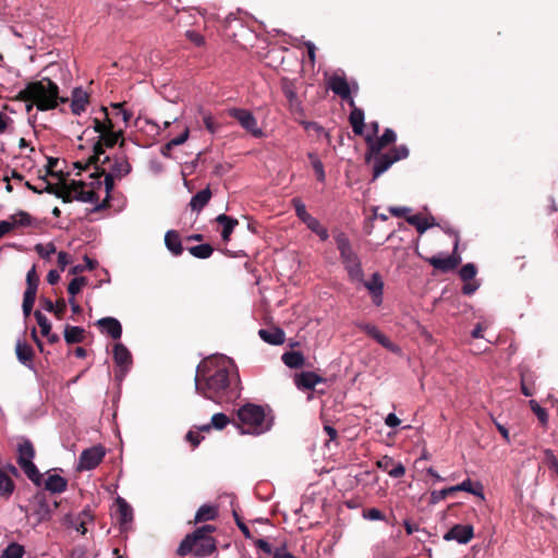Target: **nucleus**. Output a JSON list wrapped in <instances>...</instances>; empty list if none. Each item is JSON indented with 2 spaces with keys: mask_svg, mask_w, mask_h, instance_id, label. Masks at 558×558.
<instances>
[{
  "mask_svg": "<svg viewBox=\"0 0 558 558\" xmlns=\"http://www.w3.org/2000/svg\"><path fill=\"white\" fill-rule=\"evenodd\" d=\"M238 375L234 363L225 355L204 360L196 369L195 388L205 398L216 402H230L238 398Z\"/></svg>",
  "mask_w": 558,
  "mask_h": 558,
  "instance_id": "f257e3e1",
  "label": "nucleus"
},
{
  "mask_svg": "<svg viewBox=\"0 0 558 558\" xmlns=\"http://www.w3.org/2000/svg\"><path fill=\"white\" fill-rule=\"evenodd\" d=\"M35 318L37 320L38 326L40 327L43 336H49V331H51V324L48 320V318L39 311L35 312Z\"/></svg>",
  "mask_w": 558,
  "mask_h": 558,
  "instance_id": "de8ad7c7",
  "label": "nucleus"
},
{
  "mask_svg": "<svg viewBox=\"0 0 558 558\" xmlns=\"http://www.w3.org/2000/svg\"><path fill=\"white\" fill-rule=\"evenodd\" d=\"M477 270H476V267L474 264L472 263H469V264H465L461 269H460V277L463 281H470L472 280L475 275H476Z\"/></svg>",
  "mask_w": 558,
  "mask_h": 558,
  "instance_id": "3c124183",
  "label": "nucleus"
},
{
  "mask_svg": "<svg viewBox=\"0 0 558 558\" xmlns=\"http://www.w3.org/2000/svg\"><path fill=\"white\" fill-rule=\"evenodd\" d=\"M119 522L124 529L133 521V509L122 497L116 499Z\"/></svg>",
  "mask_w": 558,
  "mask_h": 558,
  "instance_id": "5701e85b",
  "label": "nucleus"
},
{
  "mask_svg": "<svg viewBox=\"0 0 558 558\" xmlns=\"http://www.w3.org/2000/svg\"><path fill=\"white\" fill-rule=\"evenodd\" d=\"M545 462L548 468L558 475V460L549 449L545 450Z\"/></svg>",
  "mask_w": 558,
  "mask_h": 558,
  "instance_id": "6e6d98bb",
  "label": "nucleus"
},
{
  "mask_svg": "<svg viewBox=\"0 0 558 558\" xmlns=\"http://www.w3.org/2000/svg\"><path fill=\"white\" fill-rule=\"evenodd\" d=\"M272 556L274 558H295L284 547L276 548Z\"/></svg>",
  "mask_w": 558,
  "mask_h": 558,
  "instance_id": "774afa93",
  "label": "nucleus"
},
{
  "mask_svg": "<svg viewBox=\"0 0 558 558\" xmlns=\"http://www.w3.org/2000/svg\"><path fill=\"white\" fill-rule=\"evenodd\" d=\"M189 135H190V129H189V126H184V129L180 135H178L169 141V146H179V145L184 144L187 141Z\"/></svg>",
  "mask_w": 558,
  "mask_h": 558,
  "instance_id": "4d7b16f0",
  "label": "nucleus"
},
{
  "mask_svg": "<svg viewBox=\"0 0 558 558\" xmlns=\"http://www.w3.org/2000/svg\"><path fill=\"white\" fill-rule=\"evenodd\" d=\"M47 191L65 203L80 201L93 204L95 210L105 208L109 203V199L105 201V180L101 181L99 174H92L89 182L72 180L58 187L49 185Z\"/></svg>",
  "mask_w": 558,
  "mask_h": 558,
  "instance_id": "f03ea898",
  "label": "nucleus"
},
{
  "mask_svg": "<svg viewBox=\"0 0 558 558\" xmlns=\"http://www.w3.org/2000/svg\"><path fill=\"white\" fill-rule=\"evenodd\" d=\"M92 520V515L88 511H82L80 515L71 523L72 527L75 529L81 534L86 533V523L87 521Z\"/></svg>",
  "mask_w": 558,
  "mask_h": 558,
  "instance_id": "79ce46f5",
  "label": "nucleus"
},
{
  "mask_svg": "<svg viewBox=\"0 0 558 558\" xmlns=\"http://www.w3.org/2000/svg\"><path fill=\"white\" fill-rule=\"evenodd\" d=\"M335 241L349 279L352 282H363L364 271L362 263L359 255L353 250L349 238L340 232L335 236Z\"/></svg>",
  "mask_w": 558,
  "mask_h": 558,
  "instance_id": "423d86ee",
  "label": "nucleus"
},
{
  "mask_svg": "<svg viewBox=\"0 0 558 558\" xmlns=\"http://www.w3.org/2000/svg\"><path fill=\"white\" fill-rule=\"evenodd\" d=\"M530 407L537 416V418L539 420V422L545 425L548 421V414L546 410L543 409L535 400H530Z\"/></svg>",
  "mask_w": 558,
  "mask_h": 558,
  "instance_id": "8fccbe9b",
  "label": "nucleus"
},
{
  "mask_svg": "<svg viewBox=\"0 0 558 558\" xmlns=\"http://www.w3.org/2000/svg\"><path fill=\"white\" fill-rule=\"evenodd\" d=\"M106 450L102 446H93L83 450L80 456L76 470L77 471H89L95 469L104 459Z\"/></svg>",
  "mask_w": 558,
  "mask_h": 558,
  "instance_id": "9d476101",
  "label": "nucleus"
},
{
  "mask_svg": "<svg viewBox=\"0 0 558 558\" xmlns=\"http://www.w3.org/2000/svg\"><path fill=\"white\" fill-rule=\"evenodd\" d=\"M101 330L113 339H120L122 335V326L117 318L104 317L97 322Z\"/></svg>",
  "mask_w": 558,
  "mask_h": 558,
  "instance_id": "4be33fe9",
  "label": "nucleus"
},
{
  "mask_svg": "<svg viewBox=\"0 0 558 558\" xmlns=\"http://www.w3.org/2000/svg\"><path fill=\"white\" fill-rule=\"evenodd\" d=\"M203 542L195 534L187 535L178 547V555L185 556L196 549H203Z\"/></svg>",
  "mask_w": 558,
  "mask_h": 558,
  "instance_id": "bb28decb",
  "label": "nucleus"
},
{
  "mask_svg": "<svg viewBox=\"0 0 558 558\" xmlns=\"http://www.w3.org/2000/svg\"><path fill=\"white\" fill-rule=\"evenodd\" d=\"M404 473H405V468L400 462H398L396 464L393 463L392 468L390 470H388V474L393 478L402 477L404 475Z\"/></svg>",
  "mask_w": 558,
  "mask_h": 558,
  "instance_id": "e2e57ef3",
  "label": "nucleus"
},
{
  "mask_svg": "<svg viewBox=\"0 0 558 558\" xmlns=\"http://www.w3.org/2000/svg\"><path fill=\"white\" fill-rule=\"evenodd\" d=\"M31 216L26 213H19L12 217L13 226H29L31 225Z\"/></svg>",
  "mask_w": 558,
  "mask_h": 558,
  "instance_id": "13d9d810",
  "label": "nucleus"
},
{
  "mask_svg": "<svg viewBox=\"0 0 558 558\" xmlns=\"http://www.w3.org/2000/svg\"><path fill=\"white\" fill-rule=\"evenodd\" d=\"M217 515V510L215 507L203 505L195 514V521L202 522V521H209L214 520Z\"/></svg>",
  "mask_w": 558,
  "mask_h": 558,
  "instance_id": "4c0bfd02",
  "label": "nucleus"
},
{
  "mask_svg": "<svg viewBox=\"0 0 558 558\" xmlns=\"http://www.w3.org/2000/svg\"><path fill=\"white\" fill-rule=\"evenodd\" d=\"M323 381V377L315 374L314 372H302L294 376V384L301 390L313 389L317 384Z\"/></svg>",
  "mask_w": 558,
  "mask_h": 558,
  "instance_id": "6ab92c4d",
  "label": "nucleus"
},
{
  "mask_svg": "<svg viewBox=\"0 0 558 558\" xmlns=\"http://www.w3.org/2000/svg\"><path fill=\"white\" fill-rule=\"evenodd\" d=\"M38 276L36 274V269L35 267H32L28 271H27V275H26V282H27V288L26 289H31L32 287H34V291H37V287H38Z\"/></svg>",
  "mask_w": 558,
  "mask_h": 558,
  "instance_id": "bf43d9fd",
  "label": "nucleus"
},
{
  "mask_svg": "<svg viewBox=\"0 0 558 558\" xmlns=\"http://www.w3.org/2000/svg\"><path fill=\"white\" fill-rule=\"evenodd\" d=\"M238 428L240 434L259 436L272 426V415L262 405L246 403L238 410Z\"/></svg>",
  "mask_w": 558,
  "mask_h": 558,
  "instance_id": "39448f33",
  "label": "nucleus"
},
{
  "mask_svg": "<svg viewBox=\"0 0 558 558\" xmlns=\"http://www.w3.org/2000/svg\"><path fill=\"white\" fill-rule=\"evenodd\" d=\"M214 530L215 529L211 525H204L195 530V537H198L203 542L204 547L203 549L195 550L196 556H206L214 551L215 545L213 539L210 537H206V534L213 532Z\"/></svg>",
  "mask_w": 558,
  "mask_h": 558,
  "instance_id": "f3484780",
  "label": "nucleus"
},
{
  "mask_svg": "<svg viewBox=\"0 0 558 558\" xmlns=\"http://www.w3.org/2000/svg\"><path fill=\"white\" fill-rule=\"evenodd\" d=\"M407 221L411 226H414L420 234H423L427 229L435 225L433 218H426L422 215L408 216Z\"/></svg>",
  "mask_w": 558,
  "mask_h": 558,
  "instance_id": "473e14b6",
  "label": "nucleus"
},
{
  "mask_svg": "<svg viewBox=\"0 0 558 558\" xmlns=\"http://www.w3.org/2000/svg\"><path fill=\"white\" fill-rule=\"evenodd\" d=\"M14 489V484L10 476L0 470V494L10 495Z\"/></svg>",
  "mask_w": 558,
  "mask_h": 558,
  "instance_id": "a18cd8bd",
  "label": "nucleus"
},
{
  "mask_svg": "<svg viewBox=\"0 0 558 558\" xmlns=\"http://www.w3.org/2000/svg\"><path fill=\"white\" fill-rule=\"evenodd\" d=\"M24 548L17 543H11L2 553V558H22Z\"/></svg>",
  "mask_w": 558,
  "mask_h": 558,
  "instance_id": "c03bdc74",
  "label": "nucleus"
},
{
  "mask_svg": "<svg viewBox=\"0 0 558 558\" xmlns=\"http://www.w3.org/2000/svg\"><path fill=\"white\" fill-rule=\"evenodd\" d=\"M216 221L221 226V238L223 242H229L234 228L239 225V221L225 214L217 216Z\"/></svg>",
  "mask_w": 558,
  "mask_h": 558,
  "instance_id": "393cba45",
  "label": "nucleus"
},
{
  "mask_svg": "<svg viewBox=\"0 0 558 558\" xmlns=\"http://www.w3.org/2000/svg\"><path fill=\"white\" fill-rule=\"evenodd\" d=\"M350 123L352 125L353 132L356 135H362L364 132V111L357 108L355 105L352 107V111L350 113Z\"/></svg>",
  "mask_w": 558,
  "mask_h": 558,
  "instance_id": "2f4dec72",
  "label": "nucleus"
},
{
  "mask_svg": "<svg viewBox=\"0 0 558 558\" xmlns=\"http://www.w3.org/2000/svg\"><path fill=\"white\" fill-rule=\"evenodd\" d=\"M112 108L117 116H121L123 123L128 124L129 120L131 119V113L123 109L121 104H113Z\"/></svg>",
  "mask_w": 558,
  "mask_h": 558,
  "instance_id": "0e129e2a",
  "label": "nucleus"
},
{
  "mask_svg": "<svg viewBox=\"0 0 558 558\" xmlns=\"http://www.w3.org/2000/svg\"><path fill=\"white\" fill-rule=\"evenodd\" d=\"M87 284V279L85 277H75L68 286V293L70 296H75L78 294L84 287Z\"/></svg>",
  "mask_w": 558,
  "mask_h": 558,
  "instance_id": "a19ab883",
  "label": "nucleus"
},
{
  "mask_svg": "<svg viewBox=\"0 0 558 558\" xmlns=\"http://www.w3.org/2000/svg\"><path fill=\"white\" fill-rule=\"evenodd\" d=\"M88 104V95L82 88H75L72 94L71 109L74 114L85 111Z\"/></svg>",
  "mask_w": 558,
  "mask_h": 558,
  "instance_id": "a878e982",
  "label": "nucleus"
},
{
  "mask_svg": "<svg viewBox=\"0 0 558 558\" xmlns=\"http://www.w3.org/2000/svg\"><path fill=\"white\" fill-rule=\"evenodd\" d=\"M453 493L456 492H466L470 493L482 500L485 498L483 492V485L480 482L473 483L471 478H465L458 485L451 486Z\"/></svg>",
  "mask_w": 558,
  "mask_h": 558,
  "instance_id": "b1692460",
  "label": "nucleus"
},
{
  "mask_svg": "<svg viewBox=\"0 0 558 558\" xmlns=\"http://www.w3.org/2000/svg\"><path fill=\"white\" fill-rule=\"evenodd\" d=\"M35 251L41 256L43 258H48L50 255H52L56 252V246L52 243L48 244H37L35 246Z\"/></svg>",
  "mask_w": 558,
  "mask_h": 558,
  "instance_id": "864d4df0",
  "label": "nucleus"
},
{
  "mask_svg": "<svg viewBox=\"0 0 558 558\" xmlns=\"http://www.w3.org/2000/svg\"><path fill=\"white\" fill-rule=\"evenodd\" d=\"M230 423L229 417L223 413H216L211 416L210 423L198 427L199 432H209L211 428L221 430Z\"/></svg>",
  "mask_w": 558,
  "mask_h": 558,
  "instance_id": "c85d7f7f",
  "label": "nucleus"
},
{
  "mask_svg": "<svg viewBox=\"0 0 558 558\" xmlns=\"http://www.w3.org/2000/svg\"><path fill=\"white\" fill-rule=\"evenodd\" d=\"M199 113L202 114L203 122L207 131L211 134L216 133L218 130V124L215 122L213 116L202 108H199Z\"/></svg>",
  "mask_w": 558,
  "mask_h": 558,
  "instance_id": "49530a36",
  "label": "nucleus"
},
{
  "mask_svg": "<svg viewBox=\"0 0 558 558\" xmlns=\"http://www.w3.org/2000/svg\"><path fill=\"white\" fill-rule=\"evenodd\" d=\"M85 330L78 326L66 325L64 328V340L66 343H80L84 340Z\"/></svg>",
  "mask_w": 558,
  "mask_h": 558,
  "instance_id": "c9c22d12",
  "label": "nucleus"
},
{
  "mask_svg": "<svg viewBox=\"0 0 558 558\" xmlns=\"http://www.w3.org/2000/svg\"><path fill=\"white\" fill-rule=\"evenodd\" d=\"M165 244L167 248L174 255L179 256L183 252L181 239L178 232L170 230L165 235Z\"/></svg>",
  "mask_w": 558,
  "mask_h": 558,
  "instance_id": "cd10ccee",
  "label": "nucleus"
},
{
  "mask_svg": "<svg viewBox=\"0 0 558 558\" xmlns=\"http://www.w3.org/2000/svg\"><path fill=\"white\" fill-rule=\"evenodd\" d=\"M37 291H34V287L26 289L23 298V312L25 316H28L33 310Z\"/></svg>",
  "mask_w": 558,
  "mask_h": 558,
  "instance_id": "58836bf2",
  "label": "nucleus"
},
{
  "mask_svg": "<svg viewBox=\"0 0 558 558\" xmlns=\"http://www.w3.org/2000/svg\"><path fill=\"white\" fill-rule=\"evenodd\" d=\"M357 326L361 330L366 332L369 337L375 339L379 344H381L387 350L396 354H401L400 347L391 342L390 339L386 335H384L375 325L359 324Z\"/></svg>",
  "mask_w": 558,
  "mask_h": 558,
  "instance_id": "4468645a",
  "label": "nucleus"
},
{
  "mask_svg": "<svg viewBox=\"0 0 558 558\" xmlns=\"http://www.w3.org/2000/svg\"><path fill=\"white\" fill-rule=\"evenodd\" d=\"M211 192L209 187H206L199 192H197L191 199L190 206L192 210L201 211L210 201Z\"/></svg>",
  "mask_w": 558,
  "mask_h": 558,
  "instance_id": "7c9ffc66",
  "label": "nucleus"
},
{
  "mask_svg": "<svg viewBox=\"0 0 558 558\" xmlns=\"http://www.w3.org/2000/svg\"><path fill=\"white\" fill-rule=\"evenodd\" d=\"M308 158L311 160V163H312V167L316 173V178L318 181L320 182H324L325 181V178H326V174H325V170H324V165L323 162L319 160V158L313 154V153H310L308 154Z\"/></svg>",
  "mask_w": 558,
  "mask_h": 558,
  "instance_id": "37998d69",
  "label": "nucleus"
},
{
  "mask_svg": "<svg viewBox=\"0 0 558 558\" xmlns=\"http://www.w3.org/2000/svg\"><path fill=\"white\" fill-rule=\"evenodd\" d=\"M105 162H108V167L101 168V172L105 174V201H108L114 186V180L129 174L131 166L124 157H118L114 160L105 157L102 163Z\"/></svg>",
  "mask_w": 558,
  "mask_h": 558,
  "instance_id": "0eeeda50",
  "label": "nucleus"
},
{
  "mask_svg": "<svg viewBox=\"0 0 558 558\" xmlns=\"http://www.w3.org/2000/svg\"><path fill=\"white\" fill-rule=\"evenodd\" d=\"M66 486V480L57 474L49 475L45 481V488L53 494L64 492Z\"/></svg>",
  "mask_w": 558,
  "mask_h": 558,
  "instance_id": "c756f323",
  "label": "nucleus"
},
{
  "mask_svg": "<svg viewBox=\"0 0 558 558\" xmlns=\"http://www.w3.org/2000/svg\"><path fill=\"white\" fill-rule=\"evenodd\" d=\"M20 95L23 99L31 101L26 106L27 111L32 110L34 106L41 111L51 110L59 102L65 101L59 96L58 85L47 77L29 83Z\"/></svg>",
  "mask_w": 558,
  "mask_h": 558,
  "instance_id": "7ed1b4c3",
  "label": "nucleus"
},
{
  "mask_svg": "<svg viewBox=\"0 0 558 558\" xmlns=\"http://www.w3.org/2000/svg\"><path fill=\"white\" fill-rule=\"evenodd\" d=\"M281 360L289 368H300L305 362L303 354L299 351L286 352L282 354Z\"/></svg>",
  "mask_w": 558,
  "mask_h": 558,
  "instance_id": "f704fd0d",
  "label": "nucleus"
},
{
  "mask_svg": "<svg viewBox=\"0 0 558 558\" xmlns=\"http://www.w3.org/2000/svg\"><path fill=\"white\" fill-rule=\"evenodd\" d=\"M374 160L373 167V178L374 180L380 177L384 172H386L396 161L392 158V155L389 153L378 155H372L371 160Z\"/></svg>",
  "mask_w": 558,
  "mask_h": 558,
  "instance_id": "a211bd4d",
  "label": "nucleus"
},
{
  "mask_svg": "<svg viewBox=\"0 0 558 558\" xmlns=\"http://www.w3.org/2000/svg\"><path fill=\"white\" fill-rule=\"evenodd\" d=\"M35 450L31 441L25 440L19 446L17 463L26 476L37 486L41 484V474L33 463Z\"/></svg>",
  "mask_w": 558,
  "mask_h": 558,
  "instance_id": "6e6552de",
  "label": "nucleus"
},
{
  "mask_svg": "<svg viewBox=\"0 0 558 558\" xmlns=\"http://www.w3.org/2000/svg\"><path fill=\"white\" fill-rule=\"evenodd\" d=\"M452 489H451V486L450 487H447V488H442L440 490H433L430 493V502L432 504H437L439 502L440 500H444L446 499L450 494H452Z\"/></svg>",
  "mask_w": 558,
  "mask_h": 558,
  "instance_id": "603ef678",
  "label": "nucleus"
},
{
  "mask_svg": "<svg viewBox=\"0 0 558 558\" xmlns=\"http://www.w3.org/2000/svg\"><path fill=\"white\" fill-rule=\"evenodd\" d=\"M389 154L392 155V158L397 162L401 159H405L409 156V149L405 145H400V146L393 147L389 151Z\"/></svg>",
  "mask_w": 558,
  "mask_h": 558,
  "instance_id": "5fc2aeb1",
  "label": "nucleus"
},
{
  "mask_svg": "<svg viewBox=\"0 0 558 558\" xmlns=\"http://www.w3.org/2000/svg\"><path fill=\"white\" fill-rule=\"evenodd\" d=\"M474 536V530L469 524H457L452 526L445 535V541H456L459 544H468Z\"/></svg>",
  "mask_w": 558,
  "mask_h": 558,
  "instance_id": "2eb2a0df",
  "label": "nucleus"
},
{
  "mask_svg": "<svg viewBox=\"0 0 558 558\" xmlns=\"http://www.w3.org/2000/svg\"><path fill=\"white\" fill-rule=\"evenodd\" d=\"M293 207L298 218L304 222L311 215L306 210L305 204L300 198L292 199Z\"/></svg>",
  "mask_w": 558,
  "mask_h": 558,
  "instance_id": "09e8293b",
  "label": "nucleus"
},
{
  "mask_svg": "<svg viewBox=\"0 0 558 558\" xmlns=\"http://www.w3.org/2000/svg\"><path fill=\"white\" fill-rule=\"evenodd\" d=\"M15 351L21 363L26 365L32 362L33 349L27 343L17 341Z\"/></svg>",
  "mask_w": 558,
  "mask_h": 558,
  "instance_id": "e433bc0d",
  "label": "nucleus"
},
{
  "mask_svg": "<svg viewBox=\"0 0 558 558\" xmlns=\"http://www.w3.org/2000/svg\"><path fill=\"white\" fill-rule=\"evenodd\" d=\"M368 144V151L366 154V161H371L372 155H378L385 147L392 144L397 140V135L393 130L386 129L384 134L377 138L373 140L371 135H366L365 137Z\"/></svg>",
  "mask_w": 558,
  "mask_h": 558,
  "instance_id": "ddd939ff",
  "label": "nucleus"
},
{
  "mask_svg": "<svg viewBox=\"0 0 558 558\" xmlns=\"http://www.w3.org/2000/svg\"><path fill=\"white\" fill-rule=\"evenodd\" d=\"M228 114L236 119L241 126L250 132L253 136H263V131L258 126L257 120L251 111L241 108H231L228 110Z\"/></svg>",
  "mask_w": 558,
  "mask_h": 558,
  "instance_id": "9b49d317",
  "label": "nucleus"
},
{
  "mask_svg": "<svg viewBox=\"0 0 558 558\" xmlns=\"http://www.w3.org/2000/svg\"><path fill=\"white\" fill-rule=\"evenodd\" d=\"M258 335L265 342L269 344L278 345L284 342V332L281 329H260Z\"/></svg>",
  "mask_w": 558,
  "mask_h": 558,
  "instance_id": "72a5a7b5",
  "label": "nucleus"
},
{
  "mask_svg": "<svg viewBox=\"0 0 558 558\" xmlns=\"http://www.w3.org/2000/svg\"><path fill=\"white\" fill-rule=\"evenodd\" d=\"M281 87H282V92H283L286 98L289 101L290 109L292 111H300L301 110V101L298 98L296 87H295L294 83L288 78H283L281 81Z\"/></svg>",
  "mask_w": 558,
  "mask_h": 558,
  "instance_id": "aec40b11",
  "label": "nucleus"
},
{
  "mask_svg": "<svg viewBox=\"0 0 558 558\" xmlns=\"http://www.w3.org/2000/svg\"><path fill=\"white\" fill-rule=\"evenodd\" d=\"M303 223H305L306 227L314 233H316L323 227L320 222L312 215Z\"/></svg>",
  "mask_w": 558,
  "mask_h": 558,
  "instance_id": "69168bd1",
  "label": "nucleus"
},
{
  "mask_svg": "<svg viewBox=\"0 0 558 558\" xmlns=\"http://www.w3.org/2000/svg\"><path fill=\"white\" fill-rule=\"evenodd\" d=\"M93 130L98 134L97 142L93 145V155L89 157V163L95 165L98 169L101 156L104 155V146H114L122 136V129H117L112 120L109 118L107 108L102 107L97 116L93 118Z\"/></svg>",
  "mask_w": 558,
  "mask_h": 558,
  "instance_id": "20e7f679",
  "label": "nucleus"
},
{
  "mask_svg": "<svg viewBox=\"0 0 558 558\" xmlns=\"http://www.w3.org/2000/svg\"><path fill=\"white\" fill-rule=\"evenodd\" d=\"M191 255L197 258H208L214 250L209 244H199L189 248Z\"/></svg>",
  "mask_w": 558,
  "mask_h": 558,
  "instance_id": "ea45409f",
  "label": "nucleus"
},
{
  "mask_svg": "<svg viewBox=\"0 0 558 558\" xmlns=\"http://www.w3.org/2000/svg\"><path fill=\"white\" fill-rule=\"evenodd\" d=\"M185 35L196 46L204 44V37L195 31H186Z\"/></svg>",
  "mask_w": 558,
  "mask_h": 558,
  "instance_id": "338daca9",
  "label": "nucleus"
},
{
  "mask_svg": "<svg viewBox=\"0 0 558 558\" xmlns=\"http://www.w3.org/2000/svg\"><path fill=\"white\" fill-rule=\"evenodd\" d=\"M66 310V302L64 299H59L54 303V310H52V313L57 316V318L62 319L64 312Z\"/></svg>",
  "mask_w": 558,
  "mask_h": 558,
  "instance_id": "680f3d73",
  "label": "nucleus"
},
{
  "mask_svg": "<svg viewBox=\"0 0 558 558\" xmlns=\"http://www.w3.org/2000/svg\"><path fill=\"white\" fill-rule=\"evenodd\" d=\"M363 286L369 292L373 303L379 306L383 303L384 281L378 272L372 275L371 279L365 281L363 279Z\"/></svg>",
  "mask_w": 558,
  "mask_h": 558,
  "instance_id": "dca6fc26",
  "label": "nucleus"
},
{
  "mask_svg": "<svg viewBox=\"0 0 558 558\" xmlns=\"http://www.w3.org/2000/svg\"><path fill=\"white\" fill-rule=\"evenodd\" d=\"M363 517H364V519H367V520H371V521H376V520H383L384 519V514L381 513V511H379L376 508H371V509L365 510L363 512Z\"/></svg>",
  "mask_w": 558,
  "mask_h": 558,
  "instance_id": "052dcab7",
  "label": "nucleus"
},
{
  "mask_svg": "<svg viewBox=\"0 0 558 558\" xmlns=\"http://www.w3.org/2000/svg\"><path fill=\"white\" fill-rule=\"evenodd\" d=\"M428 262L436 269L449 271L454 269L461 263V258L452 254L446 257L433 256Z\"/></svg>",
  "mask_w": 558,
  "mask_h": 558,
  "instance_id": "412c9836",
  "label": "nucleus"
},
{
  "mask_svg": "<svg viewBox=\"0 0 558 558\" xmlns=\"http://www.w3.org/2000/svg\"><path fill=\"white\" fill-rule=\"evenodd\" d=\"M113 360L118 367L117 378L122 380L132 366V355L129 349L122 343L113 347Z\"/></svg>",
  "mask_w": 558,
  "mask_h": 558,
  "instance_id": "f8f14e48",
  "label": "nucleus"
},
{
  "mask_svg": "<svg viewBox=\"0 0 558 558\" xmlns=\"http://www.w3.org/2000/svg\"><path fill=\"white\" fill-rule=\"evenodd\" d=\"M328 87L343 100L348 101L350 107H354V99L351 94L357 92V84L353 82L350 84L343 75L333 74L328 80Z\"/></svg>",
  "mask_w": 558,
  "mask_h": 558,
  "instance_id": "1a4fd4ad",
  "label": "nucleus"
}]
</instances>
